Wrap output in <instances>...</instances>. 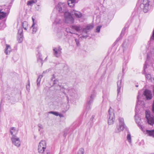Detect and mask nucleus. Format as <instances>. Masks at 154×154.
<instances>
[{"mask_svg": "<svg viewBox=\"0 0 154 154\" xmlns=\"http://www.w3.org/2000/svg\"><path fill=\"white\" fill-rule=\"evenodd\" d=\"M63 22V20L59 18H57L53 23L54 26L55 25L56 27L55 28V31L57 33V36L59 38H61L63 36L62 32L61 31V24Z\"/></svg>", "mask_w": 154, "mask_h": 154, "instance_id": "obj_1", "label": "nucleus"}, {"mask_svg": "<svg viewBox=\"0 0 154 154\" xmlns=\"http://www.w3.org/2000/svg\"><path fill=\"white\" fill-rule=\"evenodd\" d=\"M60 91L65 95H66V97L68 95L72 98H76L77 96V91L74 89L69 88L66 89L61 86H60ZM68 98V97H67Z\"/></svg>", "mask_w": 154, "mask_h": 154, "instance_id": "obj_2", "label": "nucleus"}, {"mask_svg": "<svg viewBox=\"0 0 154 154\" xmlns=\"http://www.w3.org/2000/svg\"><path fill=\"white\" fill-rule=\"evenodd\" d=\"M96 96V92L95 91H93L91 93V95L89 96L87 99V104L86 106L85 111L86 114L88 111L91 108L92 105L94 98Z\"/></svg>", "mask_w": 154, "mask_h": 154, "instance_id": "obj_3", "label": "nucleus"}, {"mask_svg": "<svg viewBox=\"0 0 154 154\" xmlns=\"http://www.w3.org/2000/svg\"><path fill=\"white\" fill-rule=\"evenodd\" d=\"M154 3V0H143V3L141 6L143 7V11L145 13L147 12L150 6Z\"/></svg>", "mask_w": 154, "mask_h": 154, "instance_id": "obj_4", "label": "nucleus"}, {"mask_svg": "<svg viewBox=\"0 0 154 154\" xmlns=\"http://www.w3.org/2000/svg\"><path fill=\"white\" fill-rule=\"evenodd\" d=\"M119 124L117 125L115 129L114 132L116 133H119L123 130L126 127L124 120L123 118L119 117Z\"/></svg>", "mask_w": 154, "mask_h": 154, "instance_id": "obj_5", "label": "nucleus"}, {"mask_svg": "<svg viewBox=\"0 0 154 154\" xmlns=\"http://www.w3.org/2000/svg\"><path fill=\"white\" fill-rule=\"evenodd\" d=\"M109 115L108 116V123L111 125L114 123L115 121V115L113 110L110 107L108 111Z\"/></svg>", "mask_w": 154, "mask_h": 154, "instance_id": "obj_6", "label": "nucleus"}, {"mask_svg": "<svg viewBox=\"0 0 154 154\" xmlns=\"http://www.w3.org/2000/svg\"><path fill=\"white\" fill-rule=\"evenodd\" d=\"M64 17L66 23L68 24L74 23V19L70 13L66 11L64 13Z\"/></svg>", "mask_w": 154, "mask_h": 154, "instance_id": "obj_7", "label": "nucleus"}, {"mask_svg": "<svg viewBox=\"0 0 154 154\" xmlns=\"http://www.w3.org/2000/svg\"><path fill=\"white\" fill-rule=\"evenodd\" d=\"M146 118L148 124L151 125L154 124V116L150 115L149 110H146L145 112Z\"/></svg>", "mask_w": 154, "mask_h": 154, "instance_id": "obj_8", "label": "nucleus"}, {"mask_svg": "<svg viewBox=\"0 0 154 154\" xmlns=\"http://www.w3.org/2000/svg\"><path fill=\"white\" fill-rule=\"evenodd\" d=\"M122 77L121 79L118 81L117 82V100L120 101L121 100V94L120 90L121 87L123 86V85L122 84Z\"/></svg>", "mask_w": 154, "mask_h": 154, "instance_id": "obj_9", "label": "nucleus"}, {"mask_svg": "<svg viewBox=\"0 0 154 154\" xmlns=\"http://www.w3.org/2000/svg\"><path fill=\"white\" fill-rule=\"evenodd\" d=\"M46 142L45 140H42L39 144L38 146V152L40 153H43L46 149Z\"/></svg>", "mask_w": 154, "mask_h": 154, "instance_id": "obj_10", "label": "nucleus"}, {"mask_svg": "<svg viewBox=\"0 0 154 154\" xmlns=\"http://www.w3.org/2000/svg\"><path fill=\"white\" fill-rule=\"evenodd\" d=\"M57 9L60 12H64L66 11V5L65 3H59L56 7Z\"/></svg>", "mask_w": 154, "mask_h": 154, "instance_id": "obj_11", "label": "nucleus"}, {"mask_svg": "<svg viewBox=\"0 0 154 154\" xmlns=\"http://www.w3.org/2000/svg\"><path fill=\"white\" fill-rule=\"evenodd\" d=\"M132 43L128 39L125 40L122 45L124 52L130 48Z\"/></svg>", "mask_w": 154, "mask_h": 154, "instance_id": "obj_12", "label": "nucleus"}, {"mask_svg": "<svg viewBox=\"0 0 154 154\" xmlns=\"http://www.w3.org/2000/svg\"><path fill=\"white\" fill-rule=\"evenodd\" d=\"M11 140L12 141V143L17 147H19L21 144V142L19 138L17 136H14V137H11Z\"/></svg>", "mask_w": 154, "mask_h": 154, "instance_id": "obj_13", "label": "nucleus"}, {"mask_svg": "<svg viewBox=\"0 0 154 154\" xmlns=\"http://www.w3.org/2000/svg\"><path fill=\"white\" fill-rule=\"evenodd\" d=\"M62 48L60 47L54 48L53 49L54 56L57 57H60L62 53Z\"/></svg>", "mask_w": 154, "mask_h": 154, "instance_id": "obj_14", "label": "nucleus"}, {"mask_svg": "<svg viewBox=\"0 0 154 154\" xmlns=\"http://www.w3.org/2000/svg\"><path fill=\"white\" fill-rule=\"evenodd\" d=\"M137 109L135 108V115L134 116L135 119V120L136 123L137 124L139 128L143 129L142 126L140 122L141 119L139 117L138 115V110H137Z\"/></svg>", "mask_w": 154, "mask_h": 154, "instance_id": "obj_15", "label": "nucleus"}, {"mask_svg": "<svg viewBox=\"0 0 154 154\" xmlns=\"http://www.w3.org/2000/svg\"><path fill=\"white\" fill-rule=\"evenodd\" d=\"M70 28L72 32H79L82 29V27L80 25L76 24L71 25Z\"/></svg>", "mask_w": 154, "mask_h": 154, "instance_id": "obj_16", "label": "nucleus"}, {"mask_svg": "<svg viewBox=\"0 0 154 154\" xmlns=\"http://www.w3.org/2000/svg\"><path fill=\"white\" fill-rule=\"evenodd\" d=\"M32 19L33 21V24L31 28H32V33L34 34L36 32L38 29V24L37 21H35L32 17Z\"/></svg>", "mask_w": 154, "mask_h": 154, "instance_id": "obj_17", "label": "nucleus"}, {"mask_svg": "<svg viewBox=\"0 0 154 154\" xmlns=\"http://www.w3.org/2000/svg\"><path fill=\"white\" fill-rule=\"evenodd\" d=\"M143 94L147 100H150L152 97L151 91L149 90L146 89L143 92Z\"/></svg>", "mask_w": 154, "mask_h": 154, "instance_id": "obj_18", "label": "nucleus"}, {"mask_svg": "<svg viewBox=\"0 0 154 154\" xmlns=\"http://www.w3.org/2000/svg\"><path fill=\"white\" fill-rule=\"evenodd\" d=\"M71 13L73 15L75 16L76 18H80L82 16V14L80 11L73 10L71 11Z\"/></svg>", "mask_w": 154, "mask_h": 154, "instance_id": "obj_19", "label": "nucleus"}, {"mask_svg": "<svg viewBox=\"0 0 154 154\" xmlns=\"http://www.w3.org/2000/svg\"><path fill=\"white\" fill-rule=\"evenodd\" d=\"M10 133L12 135V137L17 136L16 135L18 131L16 128L14 127H11L10 129Z\"/></svg>", "mask_w": 154, "mask_h": 154, "instance_id": "obj_20", "label": "nucleus"}, {"mask_svg": "<svg viewBox=\"0 0 154 154\" xmlns=\"http://www.w3.org/2000/svg\"><path fill=\"white\" fill-rule=\"evenodd\" d=\"M143 93H140V92H139L138 93V95L137 96V104L136 106V109H137V106L138 105H140V102H142V101L140 100L142 97L143 96Z\"/></svg>", "mask_w": 154, "mask_h": 154, "instance_id": "obj_21", "label": "nucleus"}, {"mask_svg": "<svg viewBox=\"0 0 154 154\" xmlns=\"http://www.w3.org/2000/svg\"><path fill=\"white\" fill-rule=\"evenodd\" d=\"M154 57V48L153 47H151L150 48V52L149 54L148 52L147 54V60L148 59V57L150 56Z\"/></svg>", "mask_w": 154, "mask_h": 154, "instance_id": "obj_22", "label": "nucleus"}, {"mask_svg": "<svg viewBox=\"0 0 154 154\" xmlns=\"http://www.w3.org/2000/svg\"><path fill=\"white\" fill-rule=\"evenodd\" d=\"M42 55L39 52H38V54L37 55V61L38 63H41V66H42L43 62V60L41 58Z\"/></svg>", "mask_w": 154, "mask_h": 154, "instance_id": "obj_23", "label": "nucleus"}, {"mask_svg": "<svg viewBox=\"0 0 154 154\" xmlns=\"http://www.w3.org/2000/svg\"><path fill=\"white\" fill-rule=\"evenodd\" d=\"M11 51L10 46L8 45H6V48L5 49V52L6 54L8 55L10 54Z\"/></svg>", "mask_w": 154, "mask_h": 154, "instance_id": "obj_24", "label": "nucleus"}, {"mask_svg": "<svg viewBox=\"0 0 154 154\" xmlns=\"http://www.w3.org/2000/svg\"><path fill=\"white\" fill-rule=\"evenodd\" d=\"M76 0H68V4L70 7H73L75 3Z\"/></svg>", "mask_w": 154, "mask_h": 154, "instance_id": "obj_25", "label": "nucleus"}, {"mask_svg": "<svg viewBox=\"0 0 154 154\" xmlns=\"http://www.w3.org/2000/svg\"><path fill=\"white\" fill-rule=\"evenodd\" d=\"M51 80L53 81V85H59L58 80L57 79H55V76L54 75H53L52 76V78H51Z\"/></svg>", "mask_w": 154, "mask_h": 154, "instance_id": "obj_26", "label": "nucleus"}, {"mask_svg": "<svg viewBox=\"0 0 154 154\" xmlns=\"http://www.w3.org/2000/svg\"><path fill=\"white\" fill-rule=\"evenodd\" d=\"M146 134L148 135L154 137V130H147Z\"/></svg>", "mask_w": 154, "mask_h": 154, "instance_id": "obj_27", "label": "nucleus"}, {"mask_svg": "<svg viewBox=\"0 0 154 154\" xmlns=\"http://www.w3.org/2000/svg\"><path fill=\"white\" fill-rule=\"evenodd\" d=\"M37 2V0H30L27 2V5L29 6H32L33 4L36 3Z\"/></svg>", "mask_w": 154, "mask_h": 154, "instance_id": "obj_28", "label": "nucleus"}, {"mask_svg": "<svg viewBox=\"0 0 154 154\" xmlns=\"http://www.w3.org/2000/svg\"><path fill=\"white\" fill-rule=\"evenodd\" d=\"M127 139L128 141L130 143H131V135L130 132L128 131V134L127 136Z\"/></svg>", "mask_w": 154, "mask_h": 154, "instance_id": "obj_29", "label": "nucleus"}, {"mask_svg": "<svg viewBox=\"0 0 154 154\" xmlns=\"http://www.w3.org/2000/svg\"><path fill=\"white\" fill-rule=\"evenodd\" d=\"M6 16V14L5 12H4L0 11V17L1 19H2L5 17Z\"/></svg>", "mask_w": 154, "mask_h": 154, "instance_id": "obj_30", "label": "nucleus"}, {"mask_svg": "<svg viewBox=\"0 0 154 154\" xmlns=\"http://www.w3.org/2000/svg\"><path fill=\"white\" fill-rule=\"evenodd\" d=\"M18 40L19 43H21L23 40V35H18Z\"/></svg>", "mask_w": 154, "mask_h": 154, "instance_id": "obj_31", "label": "nucleus"}, {"mask_svg": "<svg viewBox=\"0 0 154 154\" xmlns=\"http://www.w3.org/2000/svg\"><path fill=\"white\" fill-rule=\"evenodd\" d=\"M43 75H40L38 77V78L37 80V85L38 86H40V82L41 80V79L42 78Z\"/></svg>", "mask_w": 154, "mask_h": 154, "instance_id": "obj_32", "label": "nucleus"}, {"mask_svg": "<svg viewBox=\"0 0 154 154\" xmlns=\"http://www.w3.org/2000/svg\"><path fill=\"white\" fill-rule=\"evenodd\" d=\"M94 28V26L93 24L88 25L86 27V28L89 31L90 30L93 29Z\"/></svg>", "mask_w": 154, "mask_h": 154, "instance_id": "obj_33", "label": "nucleus"}, {"mask_svg": "<svg viewBox=\"0 0 154 154\" xmlns=\"http://www.w3.org/2000/svg\"><path fill=\"white\" fill-rule=\"evenodd\" d=\"M22 25L24 29L26 30L28 27V23L26 21H24L23 22Z\"/></svg>", "mask_w": 154, "mask_h": 154, "instance_id": "obj_34", "label": "nucleus"}, {"mask_svg": "<svg viewBox=\"0 0 154 154\" xmlns=\"http://www.w3.org/2000/svg\"><path fill=\"white\" fill-rule=\"evenodd\" d=\"M125 28H123L120 37H119L116 40V41H118L120 38V37L122 35H124L125 34Z\"/></svg>", "mask_w": 154, "mask_h": 154, "instance_id": "obj_35", "label": "nucleus"}, {"mask_svg": "<svg viewBox=\"0 0 154 154\" xmlns=\"http://www.w3.org/2000/svg\"><path fill=\"white\" fill-rule=\"evenodd\" d=\"M84 149L83 148H81L79 150L77 154H84Z\"/></svg>", "mask_w": 154, "mask_h": 154, "instance_id": "obj_36", "label": "nucleus"}, {"mask_svg": "<svg viewBox=\"0 0 154 154\" xmlns=\"http://www.w3.org/2000/svg\"><path fill=\"white\" fill-rule=\"evenodd\" d=\"M26 88L27 90L29 91L30 89V85L29 80L28 81V83L26 85Z\"/></svg>", "mask_w": 154, "mask_h": 154, "instance_id": "obj_37", "label": "nucleus"}, {"mask_svg": "<svg viewBox=\"0 0 154 154\" xmlns=\"http://www.w3.org/2000/svg\"><path fill=\"white\" fill-rule=\"evenodd\" d=\"M23 30L22 28H20L18 30V35H23Z\"/></svg>", "mask_w": 154, "mask_h": 154, "instance_id": "obj_38", "label": "nucleus"}, {"mask_svg": "<svg viewBox=\"0 0 154 154\" xmlns=\"http://www.w3.org/2000/svg\"><path fill=\"white\" fill-rule=\"evenodd\" d=\"M50 114H53L56 116H58V112H56L50 111L49 112Z\"/></svg>", "mask_w": 154, "mask_h": 154, "instance_id": "obj_39", "label": "nucleus"}, {"mask_svg": "<svg viewBox=\"0 0 154 154\" xmlns=\"http://www.w3.org/2000/svg\"><path fill=\"white\" fill-rule=\"evenodd\" d=\"M66 31L68 33L69 32V33H70L71 34H77L75 32H72L71 29V30L70 31L69 29H67V28L66 29Z\"/></svg>", "mask_w": 154, "mask_h": 154, "instance_id": "obj_40", "label": "nucleus"}, {"mask_svg": "<svg viewBox=\"0 0 154 154\" xmlns=\"http://www.w3.org/2000/svg\"><path fill=\"white\" fill-rule=\"evenodd\" d=\"M101 27V26H98L96 29V32H100V29Z\"/></svg>", "mask_w": 154, "mask_h": 154, "instance_id": "obj_41", "label": "nucleus"}, {"mask_svg": "<svg viewBox=\"0 0 154 154\" xmlns=\"http://www.w3.org/2000/svg\"><path fill=\"white\" fill-rule=\"evenodd\" d=\"M145 76H146V79H147L149 80V79H150L151 78V75L150 74H146L145 75Z\"/></svg>", "mask_w": 154, "mask_h": 154, "instance_id": "obj_42", "label": "nucleus"}, {"mask_svg": "<svg viewBox=\"0 0 154 154\" xmlns=\"http://www.w3.org/2000/svg\"><path fill=\"white\" fill-rule=\"evenodd\" d=\"M88 31H89L86 28H84L82 30L83 33L87 34Z\"/></svg>", "mask_w": 154, "mask_h": 154, "instance_id": "obj_43", "label": "nucleus"}, {"mask_svg": "<svg viewBox=\"0 0 154 154\" xmlns=\"http://www.w3.org/2000/svg\"><path fill=\"white\" fill-rule=\"evenodd\" d=\"M75 40L76 42V45L78 46H79L80 44L79 40L77 39H75Z\"/></svg>", "mask_w": 154, "mask_h": 154, "instance_id": "obj_44", "label": "nucleus"}, {"mask_svg": "<svg viewBox=\"0 0 154 154\" xmlns=\"http://www.w3.org/2000/svg\"><path fill=\"white\" fill-rule=\"evenodd\" d=\"M150 39L151 40H154V29L152 32V35Z\"/></svg>", "mask_w": 154, "mask_h": 154, "instance_id": "obj_45", "label": "nucleus"}, {"mask_svg": "<svg viewBox=\"0 0 154 154\" xmlns=\"http://www.w3.org/2000/svg\"><path fill=\"white\" fill-rule=\"evenodd\" d=\"M147 61L148 60H147L145 62V64L144 66V69L145 70V69L147 68Z\"/></svg>", "mask_w": 154, "mask_h": 154, "instance_id": "obj_46", "label": "nucleus"}, {"mask_svg": "<svg viewBox=\"0 0 154 154\" xmlns=\"http://www.w3.org/2000/svg\"><path fill=\"white\" fill-rule=\"evenodd\" d=\"M37 6L35 7L37 9V10H38L39 9V7L41 6V4H36Z\"/></svg>", "mask_w": 154, "mask_h": 154, "instance_id": "obj_47", "label": "nucleus"}, {"mask_svg": "<svg viewBox=\"0 0 154 154\" xmlns=\"http://www.w3.org/2000/svg\"><path fill=\"white\" fill-rule=\"evenodd\" d=\"M38 126L40 128L42 129L43 128L42 125L41 124H39L38 125Z\"/></svg>", "mask_w": 154, "mask_h": 154, "instance_id": "obj_48", "label": "nucleus"}, {"mask_svg": "<svg viewBox=\"0 0 154 154\" xmlns=\"http://www.w3.org/2000/svg\"><path fill=\"white\" fill-rule=\"evenodd\" d=\"M69 108V105H68L67 104L66 105V108H65V110L66 111Z\"/></svg>", "mask_w": 154, "mask_h": 154, "instance_id": "obj_49", "label": "nucleus"}, {"mask_svg": "<svg viewBox=\"0 0 154 154\" xmlns=\"http://www.w3.org/2000/svg\"><path fill=\"white\" fill-rule=\"evenodd\" d=\"M58 115H58V116H59L60 117H63V114H59L58 113Z\"/></svg>", "mask_w": 154, "mask_h": 154, "instance_id": "obj_50", "label": "nucleus"}, {"mask_svg": "<svg viewBox=\"0 0 154 154\" xmlns=\"http://www.w3.org/2000/svg\"><path fill=\"white\" fill-rule=\"evenodd\" d=\"M87 37H88V36L87 35H82V38H86Z\"/></svg>", "mask_w": 154, "mask_h": 154, "instance_id": "obj_51", "label": "nucleus"}, {"mask_svg": "<svg viewBox=\"0 0 154 154\" xmlns=\"http://www.w3.org/2000/svg\"><path fill=\"white\" fill-rule=\"evenodd\" d=\"M94 116H92L91 118V119H90V120H91V121H92L93 119L94 118Z\"/></svg>", "mask_w": 154, "mask_h": 154, "instance_id": "obj_52", "label": "nucleus"}, {"mask_svg": "<svg viewBox=\"0 0 154 154\" xmlns=\"http://www.w3.org/2000/svg\"><path fill=\"white\" fill-rule=\"evenodd\" d=\"M48 72V70H45V71H44L43 72V73H42V74H44V73H46L47 72Z\"/></svg>", "mask_w": 154, "mask_h": 154, "instance_id": "obj_53", "label": "nucleus"}, {"mask_svg": "<svg viewBox=\"0 0 154 154\" xmlns=\"http://www.w3.org/2000/svg\"><path fill=\"white\" fill-rule=\"evenodd\" d=\"M66 134H67V133H66L65 132H64V134H63L64 136L65 137L66 136Z\"/></svg>", "mask_w": 154, "mask_h": 154, "instance_id": "obj_54", "label": "nucleus"}, {"mask_svg": "<svg viewBox=\"0 0 154 154\" xmlns=\"http://www.w3.org/2000/svg\"><path fill=\"white\" fill-rule=\"evenodd\" d=\"M1 111V104L0 103V112Z\"/></svg>", "mask_w": 154, "mask_h": 154, "instance_id": "obj_55", "label": "nucleus"}, {"mask_svg": "<svg viewBox=\"0 0 154 154\" xmlns=\"http://www.w3.org/2000/svg\"><path fill=\"white\" fill-rule=\"evenodd\" d=\"M124 68H123V69H122V72L123 73H124Z\"/></svg>", "mask_w": 154, "mask_h": 154, "instance_id": "obj_56", "label": "nucleus"}, {"mask_svg": "<svg viewBox=\"0 0 154 154\" xmlns=\"http://www.w3.org/2000/svg\"><path fill=\"white\" fill-rule=\"evenodd\" d=\"M152 82L154 83V78H153V80H152Z\"/></svg>", "mask_w": 154, "mask_h": 154, "instance_id": "obj_57", "label": "nucleus"}, {"mask_svg": "<svg viewBox=\"0 0 154 154\" xmlns=\"http://www.w3.org/2000/svg\"><path fill=\"white\" fill-rule=\"evenodd\" d=\"M135 86H136V87H138V85H135Z\"/></svg>", "mask_w": 154, "mask_h": 154, "instance_id": "obj_58", "label": "nucleus"}, {"mask_svg": "<svg viewBox=\"0 0 154 154\" xmlns=\"http://www.w3.org/2000/svg\"><path fill=\"white\" fill-rule=\"evenodd\" d=\"M153 93L154 94V88H153Z\"/></svg>", "mask_w": 154, "mask_h": 154, "instance_id": "obj_59", "label": "nucleus"}, {"mask_svg": "<svg viewBox=\"0 0 154 154\" xmlns=\"http://www.w3.org/2000/svg\"><path fill=\"white\" fill-rule=\"evenodd\" d=\"M47 154H49V152H47Z\"/></svg>", "mask_w": 154, "mask_h": 154, "instance_id": "obj_60", "label": "nucleus"}, {"mask_svg": "<svg viewBox=\"0 0 154 154\" xmlns=\"http://www.w3.org/2000/svg\"><path fill=\"white\" fill-rule=\"evenodd\" d=\"M47 57H46L45 58V60L47 59Z\"/></svg>", "mask_w": 154, "mask_h": 154, "instance_id": "obj_61", "label": "nucleus"}]
</instances>
